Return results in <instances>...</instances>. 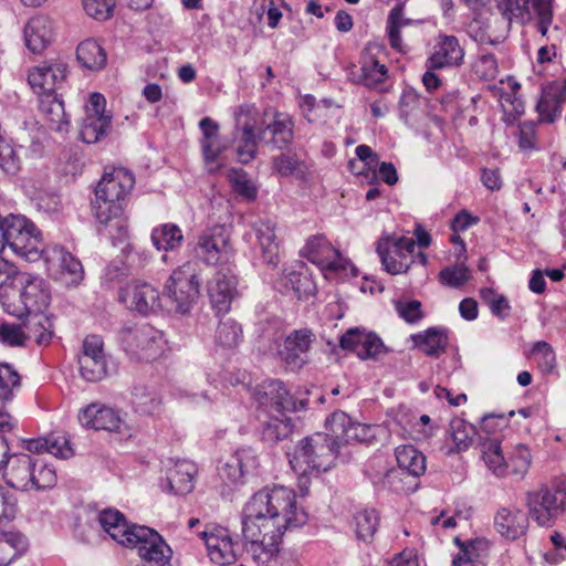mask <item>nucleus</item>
Segmentation results:
<instances>
[{
	"label": "nucleus",
	"mask_w": 566,
	"mask_h": 566,
	"mask_svg": "<svg viewBox=\"0 0 566 566\" xmlns=\"http://www.w3.org/2000/svg\"><path fill=\"white\" fill-rule=\"evenodd\" d=\"M198 263L189 261L176 269L169 276L164 296L170 301L177 313H188L199 295Z\"/></svg>",
	"instance_id": "obj_8"
},
{
	"label": "nucleus",
	"mask_w": 566,
	"mask_h": 566,
	"mask_svg": "<svg viewBox=\"0 0 566 566\" xmlns=\"http://www.w3.org/2000/svg\"><path fill=\"white\" fill-rule=\"evenodd\" d=\"M326 430L324 433L327 436L329 442H333L336 453L342 444L350 442H365L371 437L373 428L353 421L352 418L344 411H335L326 419Z\"/></svg>",
	"instance_id": "obj_14"
},
{
	"label": "nucleus",
	"mask_w": 566,
	"mask_h": 566,
	"mask_svg": "<svg viewBox=\"0 0 566 566\" xmlns=\"http://www.w3.org/2000/svg\"><path fill=\"white\" fill-rule=\"evenodd\" d=\"M196 255L206 264H227L233 256L230 231L226 226H213L198 238Z\"/></svg>",
	"instance_id": "obj_13"
},
{
	"label": "nucleus",
	"mask_w": 566,
	"mask_h": 566,
	"mask_svg": "<svg viewBox=\"0 0 566 566\" xmlns=\"http://www.w3.org/2000/svg\"><path fill=\"white\" fill-rule=\"evenodd\" d=\"M40 111L51 123L52 129L63 130L64 125L69 124V117L64 111L63 102L56 94L39 95Z\"/></svg>",
	"instance_id": "obj_39"
},
{
	"label": "nucleus",
	"mask_w": 566,
	"mask_h": 566,
	"mask_svg": "<svg viewBox=\"0 0 566 566\" xmlns=\"http://www.w3.org/2000/svg\"><path fill=\"white\" fill-rule=\"evenodd\" d=\"M0 342L9 346H22L25 342L23 325L3 323L0 325Z\"/></svg>",
	"instance_id": "obj_62"
},
{
	"label": "nucleus",
	"mask_w": 566,
	"mask_h": 566,
	"mask_svg": "<svg viewBox=\"0 0 566 566\" xmlns=\"http://www.w3.org/2000/svg\"><path fill=\"white\" fill-rule=\"evenodd\" d=\"M77 61L86 69L98 71L106 64V52L94 39L82 41L76 49Z\"/></svg>",
	"instance_id": "obj_36"
},
{
	"label": "nucleus",
	"mask_w": 566,
	"mask_h": 566,
	"mask_svg": "<svg viewBox=\"0 0 566 566\" xmlns=\"http://www.w3.org/2000/svg\"><path fill=\"white\" fill-rule=\"evenodd\" d=\"M132 403L137 412L151 415L159 410L161 399L154 389L136 386L132 392Z\"/></svg>",
	"instance_id": "obj_44"
},
{
	"label": "nucleus",
	"mask_w": 566,
	"mask_h": 566,
	"mask_svg": "<svg viewBox=\"0 0 566 566\" xmlns=\"http://www.w3.org/2000/svg\"><path fill=\"white\" fill-rule=\"evenodd\" d=\"M128 535L125 547L135 548L142 559L158 566L169 565L172 549L155 530L139 525Z\"/></svg>",
	"instance_id": "obj_12"
},
{
	"label": "nucleus",
	"mask_w": 566,
	"mask_h": 566,
	"mask_svg": "<svg viewBox=\"0 0 566 566\" xmlns=\"http://www.w3.org/2000/svg\"><path fill=\"white\" fill-rule=\"evenodd\" d=\"M10 249L14 254L34 262L41 259L45 245L35 224L21 214H0V251Z\"/></svg>",
	"instance_id": "obj_5"
},
{
	"label": "nucleus",
	"mask_w": 566,
	"mask_h": 566,
	"mask_svg": "<svg viewBox=\"0 0 566 566\" xmlns=\"http://www.w3.org/2000/svg\"><path fill=\"white\" fill-rule=\"evenodd\" d=\"M184 240L181 229L174 223H164L151 231V242L157 250H175Z\"/></svg>",
	"instance_id": "obj_40"
},
{
	"label": "nucleus",
	"mask_w": 566,
	"mask_h": 566,
	"mask_svg": "<svg viewBox=\"0 0 566 566\" xmlns=\"http://www.w3.org/2000/svg\"><path fill=\"white\" fill-rule=\"evenodd\" d=\"M101 527L118 544L125 546L128 534L136 525H128L125 516L117 510L107 509L98 514Z\"/></svg>",
	"instance_id": "obj_31"
},
{
	"label": "nucleus",
	"mask_w": 566,
	"mask_h": 566,
	"mask_svg": "<svg viewBox=\"0 0 566 566\" xmlns=\"http://www.w3.org/2000/svg\"><path fill=\"white\" fill-rule=\"evenodd\" d=\"M238 280L230 268H222L208 282V294L213 307L227 312L238 294Z\"/></svg>",
	"instance_id": "obj_23"
},
{
	"label": "nucleus",
	"mask_w": 566,
	"mask_h": 566,
	"mask_svg": "<svg viewBox=\"0 0 566 566\" xmlns=\"http://www.w3.org/2000/svg\"><path fill=\"white\" fill-rule=\"evenodd\" d=\"M19 385V374L9 364H0V400L10 401L13 398V389Z\"/></svg>",
	"instance_id": "obj_55"
},
{
	"label": "nucleus",
	"mask_w": 566,
	"mask_h": 566,
	"mask_svg": "<svg viewBox=\"0 0 566 566\" xmlns=\"http://www.w3.org/2000/svg\"><path fill=\"white\" fill-rule=\"evenodd\" d=\"M243 476L244 473L239 467L238 459H233L232 455L219 467V478L228 486L241 483Z\"/></svg>",
	"instance_id": "obj_61"
},
{
	"label": "nucleus",
	"mask_w": 566,
	"mask_h": 566,
	"mask_svg": "<svg viewBox=\"0 0 566 566\" xmlns=\"http://www.w3.org/2000/svg\"><path fill=\"white\" fill-rule=\"evenodd\" d=\"M78 357L94 360H106L103 339L97 335H88L83 340L82 353Z\"/></svg>",
	"instance_id": "obj_63"
},
{
	"label": "nucleus",
	"mask_w": 566,
	"mask_h": 566,
	"mask_svg": "<svg viewBox=\"0 0 566 566\" xmlns=\"http://www.w3.org/2000/svg\"><path fill=\"white\" fill-rule=\"evenodd\" d=\"M496 531L507 539H517L523 536L528 527L526 514L518 509L503 507L494 517Z\"/></svg>",
	"instance_id": "obj_28"
},
{
	"label": "nucleus",
	"mask_w": 566,
	"mask_h": 566,
	"mask_svg": "<svg viewBox=\"0 0 566 566\" xmlns=\"http://www.w3.org/2000/svg\"><path fill=\"white\" fill-rule=\"evenodd\" d=\"M284 0H254L253 9L261 20L266 14V24L271 29H275L282 19V9L285 8Z\"/></svg>",
	"instance_id": "obj_46"
},
{
	"label": "nucleus",
	"mask_w": 566,
	"mask_h": 566,
	"mask_svg": "<svg viewBox=\"0 0 566 566\" xmlns=\"http://www.w3.org/2000/svg\"><path fill=\"white\" fill-rule=\"evenodd\" d=\"M406 24L402 17V9L395 7L388 15L386 30L391 48L399 52L403 50L400 30Z\"/></svg>",
	"instance_id": "obj_53"
},
{
	"label": "nucleus",
	"mask_w": 566,
	"mask_h": 566,
	"mask_svg": "<svg viewBox=\"0 0 566 566\" xmlns=\"http://www.w3.org/2000/svg\"><path fill=\"white\" fill-rule=\"evenodd\" d=\"M258 401L268 412L283 415L286 411H295L296 403L285 388L284 384L276 379L264 381L258 389Z\"/></svg>",
	"instance_id": "obj_24"
},
{
	"label": "nucleus",
	"mask_w": 566,
	"mask_h": 566,
	"mask_svg": "<svg viewBox=\"0 0 566 566\" xmlns=\"http://www.w3.org/2000/svg\"><path fill=\"white\" fill-rule=\"evenodd\" d=\"M135 178L125 168H114L105 172L96 188V200L93 205L94 216L99 223L118 231V237L127 232V220L124 217V200L129 195Z\"/></svg>",
	"instance_id": "obj_3"
},
{
	"label": "nucleus",
	"mask_w": 566,
	"mask_h": 566,
	"mask_svg": "<svg viewBox=\"0 0 566 566\" xmlns=\"http://www.w3.org/2000/svg\"><path fill=\"white\" fill-rule=\"evenodd\" d=\"M196 471L195 463L187 460L176 461L167 470L166 490L176 495L190 493L195 486L193 478Z\"/></svg>",
	"instance_id": "obj_29"
},
{
	"label": "nucleus",
	"mask_w": 566,
	"mask_h": 566,
	"mask_svg": "<svg viewBox=\"0 0 566 566\" xmlns=\"http://www.w3.org/2000/svg\"><path fill=\"white\" fill-rule=\"evenodd\" d=\"M83 9L91 18L105 21L113 15L115 0H82Z\"/></svg>",
	"instance_id": "obj_58"
},
{
	"label": "nucleus",
	"mask_w": 566,
	"mask_h": 566,
	"mask_svg": "<svg viewBox=\"0 0 566 566\" xmlns=\"http://www.w3.org/2000/svg\"><path fill=\"white\" fill-rule=\"evenodd\" d=\"M228 180L235 192L247 199H254L256 189L242 169L231 168L227 174Z\"/></svg>",
	"instance_id": "obj_56"
},
{
	"label": "nucleus",
	"mask_w": 566,
	"mask_h": 566,
	"mask_svg": "<svg viewBox=\"0 0 566 566\" xmlns=\"http://www.w3.org/2000/svg\"><path fill=\"white\" fill-rule=\"evenodd\" d=\"M25 44L34 53L42 52L53 38V23L45 15L30 19L24 29Z\"/></svg>",
	"instance_id": "obj_30"
},
{
	"label": "nucleus",
	"mask_w": 566,
	"mask_h": 566,
	"mask_svg": "<svg viewBox=\"0 0 566 566\" xmlns=\"http://www.w3.org/2000/svg\"><path fill=\"white\" fill-rule=\"evenodd\" d=\"M343 349L354 352L361 360H378L388 349L381 338L365 328H349L339 339Z\"/></svg>",
	"instance_id": "obj_18"
},
{
	"label": "nucleus",
	"mask_w": 566,
	"mask_h": 566,
	"mask_svg": "<svg viewBox=\"0 0 566 566\" xmlns=\"http://www.w3.org/2000/svg\"><path fill=\"white\" fill-rule=\"evenodd\" d=\"M258 116V108L250 104L241 105L235 113L237 126L242 127V145L238 147L237 154L243 164H248L254 158L260 142L283 149L294 138V122L290 115L276 113L273 122L264 129L256 127Z\"/></svg>",
	"instance_id": "obj_2"
},
{
	"label": "nucleus",
	"mask_w": 566,
	"mask_h": 566,
	"mask_svg": "<svg viewBox=\"0 0 566 566\" xmlns=\"http://www.w3.org/2000/svg\"><path fill=\"white\" fill-rule=\"evenodd\" d=\"M106 99L99 93H92L86 105L80 135L84 143L94 144L105 137L111 128L112 116L105 111Z\"/></svg>",
	"instance_id": "obj_16"
},
{
	"label": "nucleus",
	"mask_w": 566,
	"mask_h": 566,
	"mask_svg": "<svg viewBox=\"0 0 566 566\" xmlns=\"http://www.w3.org/2000/svg\"><path fill=\"white\" fill-rule=\"evenodd\" d=\"M25 449L30 452L46 451L61 459H69L73 455L70 442L64 436H50L46 438L28 440L25 442Z\"/></svg>",
	"instance_id": "obj_34"
},
{
	"label": "nucleus",
	"mask_w": 566,
	"mask_h": 566,
	"mask_svg": "<svg viewBox=\"0 0 566 566\" xmlns=\"http://www.w3.org/2000/svg\"><path fill=\"white\" fill-rule=\"evenodd\" d=\"M464 60V49L454 35L439 34L426 61L429 70L459 67Z\"/></svg>",
	"instance_id": "obj_21"
},
{
	"label": "nucleus",
	"mask_w": 566,
	"mask_h": 566,
	"mask_svg": "<svg viewBox=\"0 0 566 566\" xmlns=\"http://www.w3.org/2000/svg\"><path fill=\"white\" fill-rule=\"evenodd\" d=\"M308 520L294 490L276 485L254 493L242 513L245 548L260 566H272L285 531L298 528Z\"/></svg>",
	"instance_id": "obj_1"
},
{
	"label": "nucleus",
	"mask_w": 566,
	"mask_h": 566,
	"mask_svg": "<svg viewBox=\"0 0 566 566\" xmlns=\"http://www.w3.org/2000/svg\"><path fill=\"white\" fill-rule=\"evenodd\" d=\"M379 516L375 510H363L355 515L356 535L364 542H369L377 531Z\"/></svg>",
	"instance_id": "obj_47"
},
{
	"label": "nucleus",
	"mask_w": 566,
	"mask_h": 566,
	"mask_svg": "<svg viewBox=\"0 0 566 566\" xmlns=\"http://www.w3.org/2000/svg\"><path fill=\"white\" fill-rule=\"evenodd\" d=\"M471 279V272L464 264L450 265L439 273L440 282L449 287L459 289Z\"/></svg>",
	"instance_id": "obj_52"
},
{
	"label": "nucleus",
	"mask_w": 566,
	"mask_h": 566,
	"mask_svg": "<svg viewBox=\"0 0 566 566\" xmlns=\"http://www.w3.org/2000/svg\"><path fill=\"white\" fill-rule=\"evenodd\" d=\"M251 227L263 260L269 264L275 265L279 261L280 251V237L276 223L271 219L260 218Z\"/></svg>",
	"instance_id": "obj_27"
},
{
	"label": "nucleus",
	"mask_w": 566,
	"mask_h": 566,
	"mask_svg": "<svg viewBox=\"0 0 566 566\" xmlns=\"http://www.w3.org/2000/svg\"><path fill=\"white\" fill-rule=\"evenodd\" d=\"M387 77V67L374 57H365L361 63V80L368 87H375Z\"/></svg>",
	"instance_id": "obj_51"
},
{
	"label": "nucleus",
	"mask_w": 566,
	"mask_h": 566,
	"mask_svg": "<svg viewBox=\"0 0 566 566\" xmlns=\"http://www.w3.org/2000/svg\"><path fill=\"white\" fill-rule=\"evenodd\" d=\"M80 373L87 381H98L107 374L106 360H94L88 357H78Z\"/></svg>",
	"instance_id": "obj_57"
},
{
	"label": "nucleus",
	"mask_w": 566,
	"mask_h": 566,
	"mask_svg": "<svg viewBox=\"0 0 566 566\" xmlns=\"http://www.w3.org/2000/svg\"><path fill=\"white\" fill-rule=\"evenodd\" d=\"M565 102L555 85L548 84L543 88L542 96L536 105L541 122L553 123L560 115L562 104Z\"/></svg>",
	"instance_id": "obj_38"
},
{
	"label": "nucleus",
	"mask_w": 566,
	"mask_h": 566,
	"mask_svg": "<svg viewBox=\"0 0 566 566\" xmlns=\"http://www.w3.org/2000/svg\"><path fill=\"white\" fill-rule=\"evenodd\" d=\"M7 484L19 491L46 490L56 483L54 468L29 454H11L2 470Z\"/></svg>",
	"instance_id": "obj_6"
},
{
	"label": "nucleus",
	"mask_w": 566,
	"mask_h": 566,
	"mask_svg": "<svg viewBox=\"0 0 566 566\" xmlns=\"http://www.w3.org/2000/svg\"><path fill=\"white\" fill-rule=\"evenodd\" d=\"M314 339L315 336L311 329H296L285 337L279 355L289 367L298 369L306 363L305 355Z\"/></svg>",
	"instance_id": "obj_25"
},
{
	"label": "nucleus",
	"mask_w": 566,
	"mask_h": 566,
	"mask_svg": "<svg viewBox=\"0 0 566 566\" xmlns=\"http://www.w3.org/2000/svg\"><path fill=\"white\" fill-rule=\"evenodd\" d=\"M450 434L454 443V450L461 452L471 446L475 429L462 419H454L450 423Z\"/></svg>",
	"instance_id": "obj_48"
},
{
	"label": "nucleus",
	"mask_w": 566,
	"mask_h": 566,
	"mask_svg": "<svg viewBox=\"0 0 566 566\" xmlns=\"http://www.w3.org/2000/svg\"><path fill=\"white\" fill-rule=\"evenodd\" d=\"M482 459L490 471L496 476L509 474V464L503 454L497 437H488L481 443Z\"/></svg>",
	"instance_id": "obj_32"
},
{
	"label": "nucleus",
	"mask_w": 566,
	"mask_h": 566,
	"mask_svg": "<svg viewBox=\"0 0 566 566\" xmlns=\"http://www.w3.org/2000/svg\"><path fill=\"white\" fill-rule=\"evenodd\" d=\"M119 340L128 354L144 360L157 359L167 349L164 333L148 324L123 327Z\"/></svg>",
	"instance_id": "obj_9"
},
{
	"label": "nucleus",
	"mask_w": 566,
	"mask_h": 566,
	"mask_svg": "<svg viewBox=\"0 0 566 566\" xmlns=\"http://www.w3.org/2000/svg\"><path fill=\"white\" fill-rule=\"evenodd\" d=\"M51 302L48 283L39 275L15 269L9 280L0 283V303L3 310L17 317L43 312Z\"/></svg>",
	"instance_id": "obj_4"
},
{
	"label": "nucleus",
	"mask_w": 566,
	"mask_h": 566,
	"mask_svg": "<svg viewBox=\"0 0 566 566\" xmlns=\"http://www.w3.org/2000/svg\"><path fill=\"white\" fill-rule=\"evenodd\" d=\"M28 547L27 538L19 532L0 531V566L10 565Z\"/></svg>",
	"instance_id": "obj_35"
},
{
	"label": "nucleus",
	"mask_w": 566,
	"mask_h": 566,
	"mask_svg": "<svg viewBox=\"0 0 566 566\" xmlns=\"http://www.w3.org/2000/svg\"><path fill=\"white\" fill-rule=\"evenodd\" d=\"M305 281H307V277L303 273L285 269L276 282V287L283 293L294 292L300 295Z\"/></svg>",
	"instance_id": "obj_60"
},
{
	"label": "nucleus",
	"mask_w": 566,
	"mask_h": 566,
	"mask_svg": "<svg viewBox=\"0 0 566 566\" xmlns=\"http://www.w3.org/2000/svg\"><path fill=\"white\" fill-rule=\"evenodd\" d=\"M531 354L543 373L549 374L553 371L556 366V356L553 347L547 342H536L532 347Z\"/></svg>",
	"instance_id": "obj_54"
},
{
	"label": "nucleus",
	"mask_w": 566,
	"mask_h": 566,
	"mask_svg": "<svg viewBox=\"0 0 566 566\" xmlns=\"http://www.w3.org/2000/svg\"><path fill=\"white\" fill-rule=\"evenodd\" d=\"M232 458L238 459L244 474L253 472L259 465L258 455L252 448H241L232 454Z\"/></svg>",
	"instance_id": "obj_64"
},
{
	"label": "nucleus",
	"mask_w": 566,
	"mask_h": 566,
	"mask_svg": "<svg viewBox=\"0 0 566 566\" xmlns=\"http://www.w3.org/2000/svg\"><path fill=\"white\" fill-rule=\"evenodd\" d=\"M23 331L25 340L30 339L38 345H46L53 336V322L43 312L29 314L27 321L23 322Z\"/></svg>",
	"instance_id": "obj_33"
},
{
	"label": "nucleus",
	"mask_w": 566,
	"mask_h": 566,
	"mask_svg": "<svg viewBox=\"0 0 566 566\" xmlns=\"http://www.w3.org/2000/svg\"><path fill=\"white\" fill-rule=\"evenodd\" d=\"M48 271L65 285H76L83 279V266L69 251L60 245L45 247L41 256Z\"/></svg>",
	"instance_id": "obj_17"
},
{
	"label": "nucleus",
	"mask_w": 566,
	"mask_h": 566,
	"mask_svg": "<svg viewBox=\"0 0 566 566\" xmlns=\"http://www.w3.org/2000/svg\"><path fill=\"white\" fill-rule=\"evenodd\" d=\"M67 65L62 60H51L29 71L28 82L35 94H54L66 78Z\"/></svg>",
	"instance_id": "obj_19"
},
{
	"label": "nucleus",
	"mask_w": 566,
	"mask_h": 566,
	"mask_svg": "<svg viewBox=\"0 0 566 566\" xmlns=\"http://www.w3.org/2000/svg\"><path fill=\"white\" fill-rule=\"evenodd\" d=\"M473 72L482 80H494L499 74L495 56L490 53H480L472 66Z\"/></svg>",
	"instance_id": "obj_59"
},
{
	"label": "nucleus",
	"mask_w": 566,
	"mask_h": 566,
	"mask_svg": "<svg viewBox=\"0 0 566 566\" xmlns=\"http://www.w3.org/2000/svg\"><path fill=\"white\" fill-rule=\"evenodd\" d=\"M416 345L428 356H439L448 345V336L444 329L429 328L423 334L413 337Z\"/></svg>",
	"instance_id": "obj_41"
},
{
	"label": "nucleus",
	"mask_w": 566,
	"mask_h": 566,
	"mask_svg": "<svg viewBox=\"0 0 566 566\" xmlns=\"http://www.w3.org/2000/svg\"><path fill=\"white\" fill-rule=\"evenodd\" d=\"M531 0H495L496 8L510 24L514 19L523 22L530 15Z\"/></svg>",
	"instance_id": "obj_50"
},
{
	"label": "nucleus",
	"mask_w": 566,
	"mask_h": 566,
	"mask_svg": "<svg viewBox=\"0 0 566 566\" xmlns=\"http://www.w3.org/2000/svg\"><path fill=\"white\" fill-rule=\"evenodd\" d=\"M416 243L412 238L400 237L385 239L378 243L377 252L384 269L390 274H400L408 271L415 262Z\"/></svg>",
	"instance_id": "obj_15"
},
{
	"label": "nucleus",
	"mask_w": 566,
	"mask_h": 566,
	"mask_svg": "<svg viewBox=\"0 0 566 566\" xmlns=\"http://www.w3.org/2000/svg\"><path fill=\"white\" fill-rule=\"evenodd\" d=\"M530 516L542 527L553 526L556 518L566 511V488L542 485L526 493Z\"/></svg>",
	"instance_id": "obj_10"
},
{
	"label": "nucleus",
	"mask_w": 566,
	"mask_h": 566,
	"mask_svg": "<svg viewBox=\"0 0 566 566\" xmlns=\"http://www.w3.org/2000/svg\"><path fill=\"white\" fill-rule=\"evenodd\" d=\"M197 535L205 543L210 562L218 566L233 565L242 555L241 544L234 541L231 532L223 526L207 524Z\"/></svg>",
	"instance_id": "obj_11"
},
{
	"label": "nucleus",
	"mask_w": 566,
	"mask_h": 566,
	"mask_svg": "<svg viewBox=\"0 0 566 566\" xmlns=\"http://www.w3.org/2000/svg\"><path fill=\"white\" fill-rule=\"evenodd\" d=\"M304 255L312 263L317 264L327 276V273L346 270L348 260L343 258L338 250L324 235H315L307 240Z\"/></svg>",
	"instance_id": "obj_20"
},
{
	"label": "nucleus",
	"mask_w": 566,
	"mask_h": 566,
	"mask_svg": "<svg viewBox=\"0 0 566 566\" xmlns=\"http://www.w3.org/2000/svg\"><path fill=\"white\" fill-rule=\"evenodd\" d=\"M336 458V449L327 436L315 433L300 441L290 464L296 473L305 475L312 471H327Z\"/></svg>",
	"instance_id": "obj_7"
},
{
	"label": "nucleus",
	"mask_w": 566,
	"mask_h": 566,
	"mask_svg": "<svg viewBox=\"0 0 566 566\" xmlns=\"http://www.w3.org/2000/svg\"><path fill=\"white\" fill-rule=\"evenodd\" d=\"M506 461L509 464V474L521 480L530 470L532 463L531 452L525 444L518 443L514 447Z\"/></svg>",
	"instance_id": "obj_45"
},
{
	"label": "nucleus",
	"mask_w": 566,
	"mask_h": 566,
	"mask_svg": "<svg viewBox=\"0 0 566 566\" xmlns=\"http://www.w3.org/2000/svg\"><path fill=\"white\" fill-rule=\"evenodd\" d=\"M78 421L83 427L94 430L119 432L125 426L117 410L99 403H92L82 409L78 413Z\"/></svg>",
	"instance_id": "obj_26"
},
{
	"label": "nucleus",
	"mask_w": 566,
	"mask_h": 566,
	"mask_svg": "<svg viewBox=\"0 0 566 566\" xmlns=\"http://www.w3.org/2000/svg\"><path fill=\"white\" fill-rule=\"evenodd\" d=\"M269 413L271 417L263 423L262 439L268 442H277L287 438L293 430L290 418L285 417V412L283 415L276 412Z\"/></svg>",
	"instance_id": "obj_42"
},
{
	"label": "nucleus",
	"mask_w": 566,
	"mask_h": 566,
	"mask_svg": "<svg viewBox=\"0 0 566 566\" xmlns=\"http://www.w3.org/2000/svg\"><path fill=\"white\" fill-rule=\"evenodd\" d=\"M396 460L401 471L412 476H420L426 471V458L410 444L399 446L395 450Z\"/></svg>",
	"instance_id": "obj_37"
},
{
	"label": "nucleus",
	"mask_w": 566,
	"mask_h": 566,
	"mask_svg": "<svg viewBox=\"0 0 566 566\" xmlns=\"http://www.w3.org/2000/svg\"><path fill=\"white\" fill-rule=\"evenodd\" d=\"M243 332L241 326L232 318L220 321L217 326L214 340L223 349L237 347L242 340Z\"/></svg>",
	"instance_id": "obj_43"
},
{
	"label": "nucleus",
	"mask_w": 566,
	"mask_h": 566,
	"mask_svg": "<svg viewBox=\"0 0 566 566\" xmlns=\"http://www.w3.org/2000/svg\"><path fill=\"white\" fill-rule=\"evenodd\" d=\"M119 298L126 306L143 315L155 312L159 306V292L151 284L143 281H132L122 289Z\"/></svg>",
	"instance_id": "obj_22"
},
{
	"label": "nucleus",
	"mask_w": 566,
	"mask_h": 566,
	"mask_svg": "<svg viewBox=\"0 0 566 566\" xmlns=\"http://www.w3.org/2000/svg\"><path fill=\"white\" fill-rule=\"evenodd\" d=\"M203 161L206 169L210 174H214L219 170L220 165L218 163L221 154L227 149V144L221 137L216 139L200 142Z\"/></svg>",
	"instance_id": "obj_49"
}]
</instances>
